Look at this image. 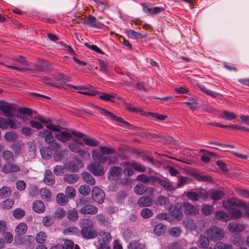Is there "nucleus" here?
<instances>
[{
  "instance_id": "16",
  "label": "nucleus",
  "mask_w": 249,
  "mask_h": 249,
  "mask_svg": "<svg viewBox=\"0 0 249 249\" xmlns=\"http://www.w3.org/2000/svg\"><path fill=\"white\" fill-rule=\"evenodd\" d=\"M153 203V199L149 196H142L138 201V204L141 207H150Z\"/></svg>"
},
{
  "instance_id": "6",
  "label": "nucleus",
  "mask_w": 249,
  "mask_h": 249,
  "mask_svg": "<svg viewBox=\"0 0 249 249\" xmlns=\"http://www.w3.org/2000/svg\"><path fill=\"white\" fill-rule=\"evenodd\" d=\"M74 140L77 143H70L69 144V147L73 152L75 153H79L80 155L84 159H89L90 157V155L89 153L85 151L84 150H81L80 147L78 144V142H80V141L76 139H74ZM81 143V142H79Z\"/></svg>"
},
{
  "instance_id": "9",
  "label": "nucleus",
  "mask_w": 249,
  "mask_h": 249,
  "mask_svg": "<svg viewBox=\"0 0 249 249\" xmlns=\"http://www.w3.org/2000/svg\"><path fill=\"white\" fill-rule=\"evenodd\" d=\"M141 5L142 6L143 10L145 13L151 15H156L164 10V9L162 7H154L151 4L142 3Z\"/></svg>"
},
{
  "instance_id": "53",
  "label": "nucleus",
  "mask_w": 249,
  "mask_h": 249,
  "mask_svg": "<svg viewBox=\"0 0 249 249\" xmlns=\"http://www.w3.org/2000/svg\"><path fill=\"white\" fill-rule=\"evenodd\" d=\"M25 214V211L21 208H17L13 212V215L16 219H21L24 216Z\"/></svg>"
},
{
  "instance_id": "36",
  "label": "nucleus",
  "mask_w": 249,
  "mask_h": 249,
  "mask_svg": "<svg viewBox=\"0 0 249 249\" xmlns=\"http://www.w3.org/2000/svg\"><path fill=\"white\" fill-rule=\"evenodd\" d=\"M224 196V192L221 190H214L212 191L210 197L213 200L222 199Z\"/></svg>"
},
{
  "instance_id": "5",
  "label": "nucleus",
  "mask_w": 249,
  "mask_h": 249,
  "mask_svg": "<svg viewBox=\"0 0 249 249\" xmlns=\"http://www.w3.org/2000/svg\"><path fill=\"white\" fill-rule=\"evenodd\" d=\"M83 24L87 25L91 27L102 29L105 26L103 23L97 21V19L92 15L88 16L81 20Z\"/></svg>"
},
{
  "instance_id": "20",
  "label": "nucleus",
  "mask_w": 249,
  "mask_h": 249,
  "mask_svg": "<svg viewBox=\"0 0 249 249\" xmlns=\"http://www.w3.org/2000/svg\"><path fill=\"white\" fill-rule=\"evenodd\" d=\"M32 208L36 213H42L45 210V206L44 203L39 200H36L33 202Z\"/></svg>"
},
{
  "instance_id": "34",
  "label": "nucleus",
  "mask_w": 249,
  "mask_h": 249,
  "mask_svg": "<svg viewBox=\"0 0 249 249\" xmlns=\"http://www.w3.org/2000/svg\"><path fill=\"white\" fill-rule=\"evenodd\" d=\"M40 151L42 158L46 160L49 159L53 154L52 152L48 147H42Z\"/></svg>"
},
{
  "instance_id": "18",
  "label": "nucleus",
  "mask_w": 249,
  "mask_h": 249,
  "mask_svg": "<svg viewBox=\"0 0 249 249\" xmlns=\"http://www.w3.org/2000/svg\"><path fill=\"white\" fill-rule=\"evenodd\" d=\"M44 182L48 185H51L55 183V177L52 172L49 170H46L43 178Z\"/></svg>"
},
{
  "instance_id": "39",
  "label": "nucleus",
  "mask_w": 249,
  "mask_h": 249,
  "mask_svg": "<svg viewBox=\"0 0 249 249\" xmlns=\"http://www.w3.org/2000/svg\"><path fill=\"white\" fill-rule=\"evenodd\" d=\"M63 179L68 183L73 184L77 181L78 177L77 175L67 174L64 176Z\"/></svg>"
},
{
  "instance_id": "40",
  "label": "nucleus",
  "mask_w": 249,
  "mask_h": 249,
  "mask_svg": "<svg viewBox=\"0 0 249 249\" xmlns=\"http://www.w3.org/2000/svg\"><path fill=\"white\" fill-rule=\"evenodd\" d=\"M209 238L204 235H200L199 238V246L203 249H206L208 247L210 241Z\"/></svg>"
},
{
  "instance_id": "57",
  "label": "nucleus",
  "mask_w": 249,
  "mask_h": 249,
  "mask_svg": "<svg viewBox=\"0 0 249 249\" xmlns=\"http://www.w3.org/2000/svg\"><path fill=\"white\" fill-rule=\"evenodd\" d=\"M89 201L88 200L84 197H81L79 199H78L76 201V207L78 208L81 209V208H83L85 207L86 205L88 204Z\"/></svg>"
},
{
  "instance_id": "17",
  "label": "nucleus",
  "mask_w": 249,
  "mask_h": 249,
  "mask_svg": "<svg viewBox=\"0 0 249 249\" xmlns=\"http://www.w3.org/2000/svg\"><path fill=\"white\" fill-rule=\"evenodd\" d=\"M13 107L10 105H0V110L2 112L3 115L7 118H13L12 114Z\"/></svg>"
},
{
  "instance_id": "8",
  "label": "nucleus",
  "mask_w": 249,
  "mask_h": 249,
  "mask_svg": "<svg viewBox=\"0 0 249 249\" xmlns=\"http://www.w3.org/2000/svg\"><path fill=\"white\" fill-rule=\"evenodd\" d=\"M89 170L95 176H102L105 174L103 166L98 162L94 161L91 163Z\"/></svg>"
},
{
  "instance_id": "13",
  "label": "nucleus",
  "mask_w": 249,
  "mask_h": 249,
  "mask_svg": "<svg viewBox=\"0 0 249 249\" xmlns=\"http://www.w3.org/2000/svg\"><path fill=\"white\" fill-rule=\"evenodd\" d=\"M122 168L118 166L111 167L108 173V178L109 180H116L122 173Z\"/></svg>"
},
{
  "instance_id": "27",
  "label": "nucleus",
  "mask_w": 249,
  "mask_h": 249,
  "mask_svg": "<svg viewBox=\"0 0 249 249\" xmlns=\"http://www.w3.org/2000/svg\"><path fill=\"white\" fill-rule=\"evenodd\" d=\"M182 208L181 204H178L174 207L172 212L173 216L178 220H180L182 218L183 213L181 210Z\"/></svg>"
},
{
  "instance_id": "58",
  "label": "nucleus",
  "mask_w": 249,
  "mask_h": 249,
  "mask_svg": "<svg viewBox=\"0 0 249 249\" xmlns=\"http://www.w3.org/2000/svg\"><path fill=\"white\" fill-rule=\"evenodd\" d=\"M5 139L8 141H12L18 138V135L13 131L7 132L4 136Z\"/></svg>"
},
{
  "instance_id": "10",
  "label": "nucleus",
  "mask_w": 249,
  "mask_h": 249,
  "mask_svg": "<svg viewBox=\"0 0 249 249\" xmlns=\"http://www.w3.org/2000/svg\"><path fill=\"white\" fill-rule=\"evenodd\" d=\"M181 205L185 214L195 215L199 213L197 208L189 202H183Z\"/></svg>"
},
{
  "instance_id": "31",
  "label": "nucleus",
  "mask_w": 249,
  "mask_h": 249,
  "mask_svg": "<svg viewBox=\"0 0 249 249\" xmlns=\"http://www.w3.org/2000/svg\"><path fill=\"white\" fill-rule=\"evenodd\" d=\"M148 187L141 183L137 184L134 188L135 193L137 195H142L147 190Z\"/></svg>"
},
{
  "instance_id": "3",
  "label": "nucleus",
  "mask_w": 249,
  "mask_h": 249,
  "mask_svg": "<svg viewBox=\"0 0 249 249\" xmlns=\"http://www.w3.org/2000/svg\"><path fill=\"white\" fill-rule=\"evenodd\" d=\"M206 234L211 241H216L222 239L225 236L223 230L216 226H212L206 231Z\"/></svg>"
},
{
  "instance_id": "24",
  "label": "nucleus",
  "mask_w": 249,
  "mask_h": 249,
  "mask_svg": "<svg viewBox=\"0 0 249 249\" xmlns=\"http://www.w3.org/2000/svg\"><path fill=\"white\" fill-rule=\"evenodd\" d=\"M231 241L234 245L240 247L244 242V238L241 235L234 233L231 237Z\"/></svg>"
},
{
  "instance_id": "32",
  "label": "nucleus",
  "mask_w": 249,
  "mask_h": 249,
  "mask_svg": "<svg viewBox=\"0 0 249 249\" xmlns=\"http://www.w3.org/2000/svg\"><path fill=\"white\" fill-rule=\"evenodd\" d=\"M98 96L99 98L103 100L113 102V100L115 99L116 94L114 93L108 94L103 92H99Z\"/></svg>"
},
{
  "instance_id": "59",
  "label": "nucleus",
  "mask_w": 249,
  "mask_h": 249,
  "mask_svg": "<svg viewBox=\"0 0 249 249\" xmlns=\"http://www.w3.org/2000/svg\"><path fill=\"white\" fill-rule=\"evenodd\" d=\"M100 149L102 154L110 155L115 152L114 148L107 147L104 146H101L100 147Z\"/></svg>"
},
{
  "instance_id": "33",
  "label": "nucleus",
  "mask_w": 249,
  "mask_h": 249,
  "mask_svg": "<svg viewBox=\"0 0 249 249\" xmlns=\"http://www.w3.org/2000/svg\"><path fill=\"white\" fill-rule=\"evenodd\" d=\"M35 240V238L32 235H25L22 238H20L19 242V244H24L26 245H29L31 244H32Z\"/></svg>"
},
{
  "instance_id": "64",
  "label": "nucleus",
  "mask_w": 249,
  "mask_h": 249,
  "mask_svg": "<svg viewBox=\"0 0 249 249\" xmlns=\"http://www.w3.org/2000/svg\"><path fill=\"white\" fill-rule=\"evenodd\" d=\"M236 193L241 197L249 198V190L238 189L236 190Z\"/></svg>"
},
{
  "instance_id": "23",
  "label": "nucleus",
  "mask_w": 249,
  "mask_h": 249,
  "mask_svg": "<svg viewBox=\"0 0 249 249\" xmlns=\"http://www.w3.org/2000/svg\"><path fill=\"white\" fill-rule=\"evenodd\" d=\"M10 163H7V164L5 165L2 168V172L5 173L9 172H17L20 171L19 167L16 164H12Z\"/></svg>"
},
{
  "instance_id": "42",
  "label": "nucleus",
  "mask_w": 249,
  "mask_h": 249,
  "mask_svg": "<svg viewBox=\"0 0 249 249\" xmlns=\"http://www.w3.org/2000/svg\"><path fill=\"white\" fill-rule=\"evenodd\" d=\"M186 197L192 201H197L199 200L198 193L192 191H187L185 193Z\"/></svg>"
},
{
  "instance_id": "1",
  "label": "nucleus",
  "mask_w": 249,
  "mask_h": 249,
  "mask_svg": "<svg viewBox=\"0 0 249 249\" xmlns=\"http://www.w3.org/2000/svg\"><path fill=\"white\" fill-rule=\"evenodd\" d=\"M7 67L19 71L26 72L30 73L45 71L52 68L51 64L48 61L43 59H39L38 63L29 64V67H19L14 65H7Z\"/></svg>"
},
{
  "instance_id": "45",
  "label": "nucleus",
  "mask_w": 249,
  "mask_h": 249,
  "mask_svg": "<svg viewBox=\"0 0 249 249\" xmlns=\"http://www.w3.org/2000/svg\"><path fill=\"white\" fill-rule=\"evenodd\" d=\"M40 193L42 198L44 200L49 201L51 198L52 194L51 192L46 188L41 189Z\"/></svg>"
},
{
  "instance_id": "46",
  "label": "nucleus",
  "mask_w": 249,
  "mask_h": 249,
  "mask_svg": "<svg viewBox=\"0 0 249 249\" xmlns=\"http://www.w3.org/2000/svg\"><path fill=\"white\" fill-rule=\"evenodd\" d=\"M3 158L7 162H13L14 161L13 153L9 150H6L3 153Z\"/></svg>"
},
{
  "instance_id": "47",
  "label": "nucleus",
  "mask_w": 249,
  "mask_h": 249,
  "mask_svg": "<svg viewBox=\"0 0 249 249\" xmlns=\"http://www.w3.org/2000/svg\"><path fill=\"white\" fill-rule=\"evenodd\" d=\"M66 168L70 171L76 172L79 169L77 164L74 161L68 162L65 164Z\"/></svg>"
},
{
  "instance_id": "49",
  "label": "nucleus",
  "mask_w": 249,
  "mask_h": 249,
  "mask_svg": "<svg viewBox=\"0 0 249 249\" xmlns=\"http://www.w3.org/2000/svg\"><path fill=\"white\" fill-rule=\"evenodd\" d=\"M65 192L67 197L71 199L74 198L76 196V192L74 188L71 186L67 187Z\"/></svg>"
},
{
  "instance_id": "29",
  "label": "nucleus",
  "mask_w": 249,
  "mask_h": 249,
  "mask_svg": "<svg viewBox=\"0 0 249 249\" xmlns=\"http://www.w3.org/2000/svg\"><path fill=\"white\" fill-rule=\"evenodd\" d=\"M192 176L199 181H211L212 178L208 175H203L197 172L192 173Z\"/></svg>"
},
{
  "instance_id": "56",
  "label": "nucleus",
  "mask_w": 249,
  "mask_h": 249,
  "mask_svg": "<svg viewBox=\"0 0 249 249\" xmlns=\"http://www.w3.org/2000/svg\"><path fill=\"white\" fill-rule=\"evenodd\" d=\"M85 144L90 146H97L98 145V142L89 137H86L83 139Z\"/></svg>"
},
{
  "instance_id": "28",
  "label": "nucleus",
  "mask_w": 249,
  "mask_h": 249,
  "mask_svg": "<svg viewBox=\"0 0 249 249\" xmlns=\"http://www.w3.org/2000/svg\"><path fill=\"white\" fill-rule=\"evenodd\" d=\"M237 115L233 112L227 110L223 111L219 114V118L228 121H231L236 119Z\"/></svg>"
},
{
  "instance_id": "50",
  "label": "nucleus",
  "mask_w": 249,
  "mask_h": 249,
  "mask_svg": "<svg viewBox=\"0 0 249 249\" xmlns=\"http://www.w3.org/2000/svg\"><path fill=\"white\" fill-rule=\"evenodd\" d=\"M90 191V187L87 185H81L79 188V192L80 194L84 196H87L89 195Z\"/></svg>"
},
{
  "instance_id": "26",
  "label": "nucleus",
  "mask_w": 249,
  "mask_h": 249,
  "mask_svg": "<svg viewBox=\"0 0 249 249\" xmlns=\"http://www.w3.org/2000/svg\"><path fill=\"white\" fill-rule=\"evenodd\" d=\"M159 184L168 191H172L175 190V187L167 179H160Z\"/></svg>"
},
{
  "instance_id": "60",
  "label": "nucleus",
  "mask_w": 249,
  "mask_h": 249,
  "mask_svg": "<svg viewBox=\"0 0 249 249\" xmlns=\"http://www.w3.org/2000/svg\"><path fill=\"white\" fill-rule=\"evenodd\" d=\"M68 218L71 221H75L78 218V214L76 211L75 210H70L68 212Z\"/></svg>"
},
{
  "instance_id": "41",
  "label": "nucleus",
  "mask_w": 249,
  "mask_h": 249,
  "mask_svg": "<svg viewBox=\"0 0 249 249\" xmlns=\"http://www.w3.org/2000/svg\"><path fill=\"white\" fill-rule=\"evenodd\" d=\"M213 249H233L232 246L223 242L218 241L214 245Z\"/></svg>"
},
{
  "instance_id": "22",
  "label": "nucleus",
  "mask_w": 249,
  "mask_h": 249,
  "mask_svg": "<svg viewBox=\"0 0 249 249\" xmlns=\"http://www.w3.org/2000/svg\"><path fill=\"white\" fill-rule=\"evenodd\" d=\"M125 33L129 38L134 39H142L146 37V35H142L131 29H126Z\"/></svg>"
},
{
  "instance_id": "7",
  "label": "nucleus",
  "mask_w": 249,
  "mask_h": 249,
  "mask_svg": "<svg viewBox=\"0 0 249 249\" xmlns=\"http://www.w3.org/2000/svg\"><path fill=\"white\" fill-rule=\"evenodd\" d=\"M91 196L93 199L99 204L103 203L105 198L104 191L96 186L93 187L91 192Z\"/></svg>"
},
{
  "instance_id": "44",
  "label": "nucleus",
  "mask_w": 249,
  "mask_h": 249,
  "mask_svg": "<svg viewBox=\"0 0 249 249\" xmlns=\"http://www.w3.org/2000/svg\"><path fill=\"white\" fill-rule=\"evenodd\" d=\"M166 227L162 224H159L155 227L154 233L158 236L162 235L165 231Z\"/></svg>"
},
{
  "instance_id": "2",
  "label": "nucleus",
  "mask_w": 249,
  "mask_h": 249,
  "mask_svg": "<svg viewBox=\"0 0 249 249\" xmlns=\"http://www.w3.org/2000/svg\"><path fill=\"white\" fill-rule=\"evenodd\" d=\"M94 108L97 110L102 115L106 116L109 118L112 119L113 120L116 121L117 122L121 123L122 124H124V127L126 128H128V126H132V125L126 122L124 119L121 117H120L115 114L111 113V112L108 111L105 108L101 107L98 106H94Z\"/></svg>"
},
{
  "instance_id": "35",
  "label": "nucleus",
  "mask_w": 249,
  "mask_h": 249,
  "mask_svg": "<svg viewBox=\"0 0 249 249\" xmlns=\"http://www.w3.org/2000/svg\"><path fill=\"white\" fill-rule=\"evenodd\" d=\"M47 239V235L44 231H41L37 233L36 236V240L37 243L43 245Z\"/></svg>"
},
{
  "instance_id": "61",
  "label": "nucleus",
  "mask_w": 249,
  "mask_h": 249,
  "mask_svg": "<svg viewBox=\"0 0 249 249\" xmlns=\"http://www.w3.org/2000/svg\"><path fill=\"white\" fill-rule=\"evenodd\" d=\"M213 208L209 205H204L202 207V212L205 215H210L212 214V211Z\"/></svg>"
},
{
  "instance_id": "19",
  "label": "nucleus",
  "mask_w": 249,
  "mask_h": 249,
  "mask_svg": "<svg viewBox=\"0 0 249 249\" xmlns=\"http://www.w3.org/2000/svg\"><path fill=\"white\" fill-rule=\"evenodd\" d=\"M155 204L158 206H163L166 208L169 204V199L163 196H158L155 200Z\"/></svg>"
},
{
  "instance_id": "15",
  "label": "nucleus",
  "mask_w": 249,
  "mask_h": 249,
  "mask_svg": "<svg viewBox=\"0 0 249 249\" xmlns=\"http://www.w3.org/2000/svg\"><path fill=\"white\" fill-rule=\"evenodd\" d=\"M98 209L95 206L91 204H88L85 207L80 209V213L84 214H95L98 213Z\"/></svg>"
},
{
  "instance_id": "52",
  "label": "nucleus",
  "mask_w": 249,
  "mask_h": 249,
  "mask_svg": "<svg viewBox=\"0 0 249 249\" xmlns=\"http://www.w3.org/2000/svg\"><path fill=\"white\" fill-rule=\"evenodd\" d=\"M153 214V212L149 208H143L141 211V215L144 219L150 218Z\"/></svg>"
},
{
  "instance_id": "54",
  "label": "nucleus",
  "mask_w": 249,
  "mask_h": 249,
  "mask_svg": "<svg viewBox=\"0 0 249 249\" xmlns=\"http://www.w3.org/2000/svg\"><path fill=\"white\" fill-rule=\"evenodd\" d=\"M56 201L58 204L61 205H65L68 201V197L63 193H59L56 196Z\"/></svg>"
},
{
  "instance_id": "37",
  "label": "nucleus",
  "mask_w": 249,
  "mask_h": 249,
  "mask_svg": "<svg viewBox=\"0 0 249 249\" xmlns=\"http://www.w3.org/2000/svg\"><path fill=\"white\" fill-rule=\"evenodd\" d=\"M82 177L87 183L91 185L95 184V179L89 173L84 172L82 173Z\"/></svg>"
},
{
  "instance_id": "21",
  "label": "nucleus",
  "mask_w": 249,
  "mask_h": 249,
  "mask_svg": "<svg viewBox=\"0 0 249 249\" xmlns=\"http://www.w3.org/2000/svg\"><path fill=\"white\" fill-rule=\"evenodd\" d=\"M55 137L62 142H67L71 138V134L67 131H58V133L55 134Z\"/></svg>"
},
{
  "instance_id": "43",
  "label": "nucleus",
  "mask_w": 249,
  "mask_h": 249,
  "mask_svg": "<svg viewBox=\"0 0 249 249\" xmlns=\"http://www.w3.org/2000/svg\"><path fill=\"white\" fill-rule=\"evenodd\" d=\"M201 152L203 153L201 156L200 159L204 163H208L210 160V157L213 155V153L205 150H201Z\"/></svg>"
},
{
  "instance_id": "11",
  "label": "nucleus",
  "mask_w": 249,
  "mask_h": 249,
  "mask_svg": "<svg viewBox=\"0 0 249 249\" xmlns=\"http://www.w3.org/2000/svg\"><path fill=\"white\" fill-rule=\"evenodd\" d=\"M125 105L126 106V108L127 110L130 112L133 113H140L143 116H151L153 118H155L156 114L157 113H153V112H144L143 111V110L141 107H131L130 105L127 103H125Z\"/></svg>"
},
{
  "instance_id": "48",
  "label": "nucleus",
  "mask_w": 249,
  "mask_h": 249,
  "mask_svg": "<svg viewBox=\"0 0 249 249\" xmlns=\"http://www.w3.org/2000/svg\"><path fill=\"white\" fill-rule=\"evenodd\" d=\"M145 245L139 241L131 242L128 246L129 249H144Z\"/></svg>"
},
{
  "instance_id": "12",
  "label": "nucleus",
  "mask_w": 249,
  "mask_h": 249,
  "mask_svg": "<svg viewBox=\"0 0 249 249\" xmlns=\"http://www.w3.org/2000/svg\"><path fill=\"white\" fill-rule=\"evenodd\" d=\"M228 228L231 232H241L245 230V227L242 224L231 222L228 224Z\"/></svg>"
},
{
  "instance_id": "4",
  "label": "nucleus",
  "mask_w": 249,
  "mask_h": 249,
  "mask_svg": "<svg viewBox=\"0 0 249 249\" xmlns=\"http://www.w3.org/2000/svg\"><path fill=\"white\" fill-rule=\"evenodd\" d=\"M223 206L228 210H232L235 206L246 208V203L245 201L234 197L230 198L227 202H224Z\"/></svg>"
},
{
  "instance_id": "62",
  "label": "nucleus",
  "mask_w": 249,
  "mask_h": 249,
  "mask_svg": "<svg viewBox=\"0 0 249 249\" xmlns=\"http://www.w3.org/2000/svg\"><path fill=\"white\" fill-rule=\"evenodd\" d=\"M132 167H133L136 171L144 172L145 171V168L142 164L137 163L135 161H133L132 164Z\"/></svg>"
},
{
  "instance_id": "38",
  "label": "nucleus",
  "mask_w": 249,
  "mask_h": 249,
  "mask_svg": "<svg viewBox=\"0 0 249 249\" xmlns=\"http://www.w3.org/2000/svg\"><path fill=\"white\" fill-rule=\"evenodd\" d=\"M27 226L24 223H19L15 229V232L18 235H23L27 231Z\"/></svg>"
},
{
  "instance_id": "51",
  "label": "nucleus",
  "mask_w": 249,
  "mask_h": 249,
  "mask_svg": "<svg viewBox=\"0 0 249 249\" xmlns=\"http://www.w3.org/2000/svg\"><path fill=\"white\" fill-rule=\"evenodd\" d=\"M14 204V201L11 198L7 199L1 204V207L4 210H9L11 208Z\"/></svg>"
},
{
  "instance_id": "25",
  "label": "nucleus",
  "mask_w": 249,
  "mask_h": 249,
  "mask_svg": "<svg viewBox=\"0 0 249 249\" xmlns=\"http://www.w3.org/2000/svg\"><path fill=\"white\" fill-rule=\"evenodd\" d=\"M39 136L41 137H44L45 142L48 143H51L54 141L52 133L48 130H44L40 131Z\"/></svg>"
},
{
  "instance_id": "55",
  "label": "nucleus",
  "mask_w": 249,
  "mask_h": 249,
  "mask_svg": "<svg viewBox=\"0 0 249 249\" xmlns=\"http://www.w3.org/2000/svg\"><path fill=\"white\" fill-rule=\"evenodd\" d=\"M11 193V189L9 187L3 186L0 189V196L5 198L10 195Z\"/></svg>"
},
{
  "instance_id": "14",
  "label": "nucleus",
  "mask_w": 249,
  "mask_h": 249,
  "mask_svg": "<svg viewBox=\"0 0 249 249\" xmlns=\"http://www.w3.org/2000/svg\"><path fill=\"white\" fill-rule=\"evenodd\" d=\"M82 237L85 239H93L97 236L96 231L92 228L82 229L81 231Z\"/></svg>"
},
{
  "instance_id": "30",
  "label": "nucleus",
  "mask_w": 249,
  "mask_h": 249,
  "mask_svg": "<svg viewBox=\"0 0 249 249\" xmlns=\"http://www.w3.org/2000/svg\"><path fill=\"white\" fill-rule=\"evenodd\" d=\"M216 219L223 222H227L230 220V215L222 211H217L215 213Z\"/></svg>"
},
{
  "instance_id": "63",
  "label": "nucleus",
  "mask_w": 249,
  "mask_h": 249,
  "mask_svg": "<svg viewBox=\"0 0 249 249\" xmlns=\"http://www.w3.org/2000/svg\"><path fill=\"white\" fill-rule=\"evenodd\" d=\"M231 216L233 219L240 218L242 215V212L239 209H232L230 212Z\"/></svg>"
}]
</instances>
